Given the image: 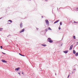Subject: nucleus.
<instances>
[{
  "mask_svg": "<svg viewBox=\"0 0 78 78\" xmlns=\"http://www.w3.org/2000/svg\"><path fill=\"white\" fill-rule=\"evenodd\" d=\"M19 69H20V68L18 67L17 69H16V72H17Z\"/></svg>",
  "mask_w": 78,
  "mask_h": 78,
  "instance_id": "7",
  "label": "nucleus"
},
{
  "mask_svg": "<svg viewBox=\"0 0 78 78\" xmlns=\"http://www.w3.org/2000/svg\"><path fill=\"white\" fill-rule=\"evenodd\" d=\"M1 18H0V19H1Z\"/></svg>",
  "mask_w": 78,
  "mask_h": 78,
  "instance_id": "30",
  "label": "nucleus"
},
{
  "mask_svg": "<svg viewBox=\"0 0 78 78\" xmlns=\"http://www.w3.org/2000/svg\"><path fill=\"white\" fill-rule=\"evenodd\" d=\"M55 75H56V74H55Z\"/></svg>",
  "mask_w": 78,
  "mask_h": 78,
  "instance_id": "29",
  "label": "nucleus"
},
{
  "mask_svg": "<svg viewBox=\"0 0 78 78\" xmlns=\"http://www.w3.org/2000/svg\"><path fill=\"white\" fill-rule=\"evenodd\" d=\"M72 48H73V45H72L70 46L69 50H71L72 49Z\"/></svg>",
  "mask_w": 78,
  "mask_h": 78,
  "instance_id": "3",
  "label": "nucleus"
},
{
  "mask_svg": "<svg viewBox=\"0 0 78 78\" xmlns=\"http://www.w3.org/2000/svg\"><path fill=\"white\" fill-rule=\"evenodd\" d=\"M2 29V30H3V29Z\"/></svg>",
  "mask_w": 78,
  "mask_h": 78,
  "instance_id": "27",
  "label": "nucleus"
},
{
  "mask_svg": "<svg viewBox=\"0 0 78 78\" xmlns=\"http://www.w3.org/2000/svg\"><path fill=\"white\" fill-rule=\"evenodd\" d=\"M42 45H43V46H44V47H45V46H46L47 45L46 44H41Z\"/></svg>",
  "mask_w": 78,
  "mask_h": 78,
  "instance_id": "13",
  "label": "nucleus"
},
{
  "mask_svg": "<svg viewBox=\"0 0 78 78\" xmlns=\"http://www.w3.org/2000/svg\"><path fill=\"white\" fill-rule=\"evenodd\" d=\"M69 51H63L64 53H67Z\"/></svg>",
  "mask_w": 78,
  "mask_h": 78,
  "instance_id": "8",
  "label": "nucleus"
},
{
  "mask_svg": "<svg viewBox=\"0 0 78 78\" xmlns=\"http://www.w3.org/2000/svg\"><path fill=\"white\" fill-rule=\"evenodd\" d=\"M59 20H58L57 21H55L54 23H57V22H59Z\"/></svg>",
  "mask_w": 78,
  "mask_h": 78,
  "instance_id": "9",
  "label": "nucleus"
},
{
  "mask_svg": "<svg viewBox=\"0 0 78 78\" xmlns=\"http://www.w3.org/2000/svg\"><path fill=\"white\" fill-rule=\"evenodd\" d=\"M19 54L20 55H21V56H25V55H23L20 53H19Z\"/></svg>",
  "mask_w": 78,
  "mask_h": 78,
  "instance_id": "14",
  "label": "nucleus"
},
{
  "mask_svg": "<svg viewBox=\"0 0 78 78\" xmlns=\"http://www.w3.org/2000/svg\"><path fill=\"white\" fill-rule=\"evenodd\" d=\"M62 22H61L60 23V25H62Z\"/></svg>",
  "mask_w": 78,
  "mask_h": 78,
  "instance_id": "15",
  "label": "nucleus"
},
{
  "mask_svg": "<svg viewBox=\"0 0 78 78\" xmlns=\"http://www.w3.org/2000/svg\"><path fill=\"white\" fill-rule=\"evenodd\" d=\"M58 29L59 30H61V27H59L58 28Z\"/></svg>",
  "mask_w": 78,
  "mask_h": 78,
  "instance_id": "21",
  "label": "nucleus"
},
{
  "mask_svg": "<svg viewBox=\"0 0 78 78\" xmlns=\"http://www.w3.org/2000/svg\"><path fill=\"white\" fill-rule=\"evenodd\" d=\"M69 76H70V75H68V76L67 78H68L69 77Z\"/></svg>",
  "mask_w": 78,
  "mask_h": 78,
  "instance_id": "20",
  "label": "nucleus"
},
{
  "mask_svg": "<svg viewBox=\"0 0 78 78\" xmlns=\"http://www.w3.org/2000/svg\"><path fill=\"white\" fill-rule=\"evenodd\" d=\"M18 73L20 75V73Z\"/></svg>",
  "mask_w": 78,
  "mask_h": 78,
  "instance_id": "22",
  "label": "nucleus"
},
{
  "mask_svg": "<svg viewBox=\"0 0 78 78\" xmlns=\"http://www.w3.org/2000/svg\"><path fill=\"white\" fill-rule=\"evenodd\" d=\"M73 39H75V36H73Z\"/></svg>",
  "mask_w": 78,
  "mask_h": 78,
  "instance_id": "17",
  "label": "nucleus"
},
{
  "mask_svg": "<svg viewBox=\"0 0 78 78\" xmlns=\"http://www.w3.org/2000/svg\"><path fill=\"white\" fill-rule=\"evenodd\" d=\"M43 17H43V16H42V18H43Z\"/></svg>",
  "mask_w": 78,
  "mask_h": 78,
  "instance_id": "24",
  "label": "nucleus"
},
{
  "mask_svg": "<svg viewBox=\"0 0 78 78\" xmlns=\"http://www.w3.org/2000/svg\"><path fill=\"white\" fill-rule=\"evenodd\" d=\"M10 22L11 23L12 22V20H9L8 21V22Z\"/></svg>",
  "mask_w": 78,
  "mask_h": 78,
  "instance_id": "11",
  "label": "nucleus"
},
{
  "mask_svg": "<svg viewBox=\"0 0 78 78\" xmlns=\"http://www.w3.org/2000/svg\"><path fill=\"white\" fill-rule=\"evenodd\" d=\"M3 54H4V55H5V53H3Z\"/></svg>",
  "mask_w": 78,
  "mask_h": 78,
  "instance_id": "26",
  "label": "nucleus"
},
{
  "mask_svg": "<svg viewBox=\"0 0 78 78\" xmlns=\"http://www.w3.org/2000/svg\"><path fill=\"white\" fill-rule=\"evenodd\" d=\"M73 54H75V53H76V51H75L74 50H73Z\"/></svg>",
  "mask_w": 78,
  "mask_h": 78,
  "instance_id": "10",
  "label": "nucleus"
},
{
  "mask_svg": "<svg viewBox=\"0 0 78 78\" xmlns=\"http://www.w3.org/2000/svg\"><path fill=\"white\" fill-rule=\"evenodd\" d=\"M0 48L1 49H2V48H3V47H2V46H1Z\"/></svg>",
  "mask_w": 78,
  "mask_h": 78,
  "instance_id": "18",
  "label": "nucleus"
},
{
  "mask_svg": "<svg viewBox=\"0 0 78 78\" xmlns=\"http://www.w3.org/2000/svg\"><path fill=\"white\" fill-rule=\"evenodd\" d=\"M22 25H23L22 23H21L20 24V28H22V27H23Z\"/></svg>",
  "mask_w": 78,
  "mask_h": 78,
  "instance_id": "6",
  "label": "nucleus"
},
{
  "mask_svg": "<svg viewBox=\"0 0 78 78\" xmlns=\"http://www.w3.org/2000/svg\"><path fill=\"white\" fill-rule=\"evenodd\" d=\"M22 74H23V75L24 74L23 73V72H22Z\"/></svg>",
  "mask_w": 78,
  "mask_h": 78,
  "instance_id": "23",
  "label": "nucleus"
},
{
  "mask_svg": "<svg viewBox=\"0 0 78 78\" xmlns=\"http://www.w3.org/2000/svg\"><path fill=\"white\" fill-rule=\"evenodd\" d=\"M2 62H5L6 63H7V62L6 61V60H2Z\"/></svg>",
  "mask_w": 78,
  "mask_h": 78,
  "instance_id": "4",
  "label": "nucleus"
},
{
  "mask_svg": "<svg viewBox=\"0 0 78 78\" xmlns=\"http://www.w3.org/2000/svg\"><path fill=\"white\" fill-rule=\"evenodd\" d=\"M45 22H46V24H47V25H48V24H49V22H48V20H45Z\"/></svg>",
  "mask_w": 78,
  "mask_h": 78,
  "instance_id": "2",
  "label": "nucleus"
},
{
  "mask_svg": "<svg viewBox=\"0 0 78 78\" xmlns=\"http://www.w3.org/2000/svg\"><path fill=\"white\" fill-rule=\"evenodd\" d=\"M24 29H22L20 32V33H22V32H23V31H24Z\"/></svg>",
  "mask_w": 78,
  "mask_h": 78,
  "instance_id": "5",
  "label": "nucleus"
},
{
  "mask_svg": "<svg viewBox=\"0 0 78 78\" xmlns=\"http://www.w3.org/2000/svg\"><path fill=\"white\" fill-rule=\"evenodd\" d=\"M45 31H48V29H46L45 30Z\"/></svg>",
  "mask_w": 78,
  "mask_h": 78,
  "instance_id": "19",
  "label": "nucleus"
},
{
  "mask_svg": "<svg viewBox=\"0 0 78 78\" xmlns=\"http://www.w3.org/2000/svg\"><path fill=\"white\" fill-rule=\"evenodd\" d=\"M1 30H0V31H1Z\"/></svg>",
  "mask_w": 78,
  "mask_h": 78,
  "instance_id": "28",
  "label": "nucleus"
},
{
  "mask_svg": "<svg viewBox=\"0 0 78 78\" xmlns=\"http://www.w3.org/2000/svg\"><path fill=\"white\" fill-rule=\"evenodd\" d=\"M48 30H51V29H50V27H49L48 28Z\"/></svg>",
  "mask_w": 78,
  "mask_h": 78,
  "instance_id": "16",
  "label": "nucleus"
},
{
  "mask_svg": "<svg viewBox=\"0 0 78 78\" xmlns=\"http://www.w3.org/2000/svg\"><path fill=\"white\" fill-rule=\"evenodd\" d=\"M76 56H78V53H76Z\"/></svg>",
  "mask_w": 78,
  "mask_h": 78,
  "instance_id": "12",
  "label": "nucleus"
},
{
  "mask_svg": "<svg viewBox=\"0 0 78 78\" xmlns=\"http://www.w3.org/2000/svg\"><path fill=\"white\" fill-rule=\"evenodd\" d=\"M76 44H78V42H76Z\"/></svg>",
  "mask_w": 78,
  "mask_h": 78,
  "instance_id": "25",
  "label": "nucleus"
},
{
  "mask_svg": "<svg viewBox=\"0 0 78 78\" xmlns=\"http://www.w3.org/2000/svg\"><path fill=\"white\" fill-rule=\"evenodd\" d=\"M48 42H50V43H53V41L51 40V38H48Z\"/></svg>",
  "mask_w": 78,
  "mask_h": 78,
  "instance_id": "1",
  "label": "nucleus"
}]
</instances>
